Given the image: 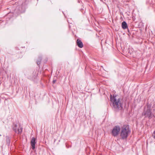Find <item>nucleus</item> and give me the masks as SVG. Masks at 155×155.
I'll list each match as a JSON object with an SVG mask.
<instances>
[{"mask_svg":"<svg viewBox=\"0 0 155 155\" xmlns=\"http://www.w3.org/2000/svg\"><path fill=\"white\" fill-rule=\"evenodd\" d=\"M110 99L112 103L111 106H112V108L114 110L117 111L123 108V102L122 98H119L117 99L116 96L114 94L112 96L110 94Z\"/></svg>","mask_w":155,"mask_h":155,"instance_id":"f257e3e1","label":"nucleus"},{"mask_svg":"<svg viewBox=\"0 0 155 155\" xmlns=\"http://www.w3.org/2000/svg\"><path fill=\"white\" fill-rule=\"evenodd\" d=\"M142 115L144 116V118L148 117L149 119L155 117L153 114L152 112V109L150 105H147V107H144Z\"/></svg>","mask_w":155,"mask_h":155,"instance_id":"f03ea898","label":"nucleus"},{"mask_svg":"<svg viewBox=\"0 0 155 155\" xmlns=\"http://www.w3.org/2000/svg\"><path fill=\"white\" fill-rule=\"evenodd\" d=\"M131 130L128 125H124L121 128L120 136L122 139H126L129 134H130Z\"/></svg>","mask_w":155,"mask_h":155,"instance_id":"7ed1b4c3","label":"nucleus"},{"mask_svg":"<svg viewBox=\"0 0 155 155\" xmlns=\"http://www.w3.org/2000/svg\"><path fill=\"white\" fill-rule=\"evenodd\" d=\"M12 127V130L16 134H21L22 132L23 128L20 124L17 123H13Z\"/></svg>","mask_w":155,"mask_h":155,"instance_id":"20e7f679","label":"nucleus"},{"mask_svg":"<svg viewBox=\"0 0 155 155\" xmlns=\"http://www.w3.org/2000/svg\"><path fill=\"white\" fill-rule=\"evenodd\" d=\"M25 10V6H24V4L20 6H18L16 7L14 11V13L17 14L18 15L21 13L24 12Z\"/></svg>","mask_w":155,"mask_h":155,"instance_id":"39448f33","label":"nucleus"},{"mask_svg":"<svg viewBox=\"0 0 155 155\" xmlns=\"http://www.w3.org/2000/svg\"><path fill=\"white\" fill-rule=\"evenodd\" d=\"M120 130V128L119 126H115L112 131V134L114 137H116L118 135Z\"/></svg>","mask_w":155,"mask_h":155,"instance_id":"423d86ee","label":"nucleus"},{"mask_svg":"<svg viewBox=\"0 0 155 155\" xmlns=\"http://www.w3.org/2000/svg\"><path fill=\"white\" fill-rule=\"evenodd\" d=\"M38 72L37 70H35L30 75L29 78L31 80L35 79L38 75Z\"/></svg>","mask_w":155,"mask_h":155,"instance_id":"0eeeda50","label":"nucleus"},{"mask_svg":"<svg viewBox=\"0 0 155 155\" xmlns=\"http://www.w3.org/2000/svg\"><path fill=\"white\" fill-rule=\"evenodd\" d=\"M36 139L35 137H33L31 141V148L33 150H34L35 149V145L36 143Z\"/></svg>","mask_w":155,"mask_h":155,"instance_id":"6e6552de","label":"nucleus"},{"mask_svg":"<svg viewBox=\"0 0 155 155\" xmlns=\"http://www.w3.org/2000/svg\"><path fill=\"white\" fill-rule=\"evenodd\" d=\"M77 45L80 48H82L83 46L82 42L79 39H78L77 40Z\"/></svg>","mask_w":155,"mask_h":155,"instance_id":"1a4fd4ad","label":"nucleus"},{"mask_svg":"<svg viewBox=\"0 0 155 155\" xmlns=\"http://www.w3.org/2000/svg\"><path fill=\"white\" fill-rule=\"evenodd\" d=\"M121 26L122 28L124 29H125L128 28V25L126 21H123L121 24Z\"/></svg>","mask_w":155,"mask_h":155,"instance_id":"9d476101","label":"nucleus"},{"mask_svg":"<svg viewBox=\"0 0 155 155\" xmlns=\"http://www.w3.org/2000/svg\"><path fill=\"white\" fill-rule=\"evenodd\" d=\"M11 137L7 136L6 137V144L8 146H9L10 144Z\"/></svg>","mask_w":155,"mask_h":155,"instance_id":"9b49d317","label":"nucleus"},{"mask_svg":"<svg viewBox=\"0 0 155 155\" xmlns=\"http://www.w3.org/2000/svg\"><path fill=\"white\" fill-rule=\"evenodd\" d=\"M41 60L42 58L41 57H39L37 61V64L38 66L40 65Z\"/></svg>","mask_w":155,"mask_h":155,"instance_id":"f8f14e48","label":"nucleus"},{"mask_svg":"<svg viewBox=\"0 0 155 155\" xmlns=\"http://www.w3.org/2000/svg\"><path fill=\"white\" fill-rule=\"evenodd\" d=\"M152 136L153 138L155 139V130L153 132Z\"/></svg>","mask_w":155,"mask_h":155,"instance_id":"ddd939ff","label":"nucleus"},{"mask_svg":"<svg viewBox=\"0 0 155 155\" xmlns=\"http://www.w3.org/2000/svg\"><path fill=\"white\" fill-rule=\"evenodd\" d=\"M66 147L67 148H68L70 147H71V146H69L67 144H66Z\"/></svg>","mask_w":155,"mask_h":155,"instance_id":"4468645a","label":"nucleus"},{"mask_svg":"<svg viewBox=\"0 0 155 155\" xmlns=\"http://www.w3.org/2000/svg\"><path fill=\"white\" fill-rule=\"evenodd\" d=\"M56 80H53V84L55 83V82H56Z\"/></svg>","mask_w":155,"mask_h":155,"instance_id":"2eb2a0df","label":"nucleus"},{"mask_svg":"<svg viewBox=\"0 0 155 155\" xmlns=\"http://www.w3.org/2000/svg\"><path fill=\"white\" fill-rule=\"evenodd\" d=\"M63 14H64V15L65 17H66V16H65V15H64V13L63 12Z\"/></svg>","mask_w":155,"mask_h":155,"instance_id":"dca6fc26","label":"nucleus"},{"mask_svg":"<svg viewBox=\"0 0 155 155\" xmlns=\"http://www.w3.org/2000/svg\"><path fill=\"white\" fill-rule=\"evenodd\" d=\"M67 21L68 22V23H69V21Z\"/></svg>","mask_w":155,"mask_h":155,"instance_id":"f3484780","label":"nucleus"},{"mask_svg":"<svg viewBox=\"0 0 155 155\" xmlns=\"http://www.w3.org/2000/svg\"><path fill=\"white\" fill-rule=\"evenodd\" d=\"M67 21L68 22V23H69V21Z\"/></svg>","mask_w":155,"mask_h":155,"instance_id":"a211bd4d","label":"nucleus"},{"mask_svg":"<svg viewBox=\"0 0 155 155\" xmlns=\"http://www.w3.org/2000/svg\"><path fill=\"white\" fill-rule=\"evenodd\" d=\"M67 21L68 22V23H69V21Z\"/></svg>","mask_w":155,"mask_h":155,"instance_id":"6ab92c4d","label":"nucleus"},{"mask_svg":"<svg viewBox=\"0 0 155 155\" xmlns=\"http://www.w3.org/2000/svg\"><path fill=\"white\" fill-rule=\"evenodd\" d=\"M67 21L68 22V23H69V21Z\"/></svg>","mask_w":155,"mask_h":155,"instance_id":"aec40b11","label":"nucleus"},{"mask_svg":"<svg viewBox=\"0 0 155 155\" xmlns=\"http://www.w3.org/2000/svg\"><path fill=\"white\" fill-rule=\"evenodd\" d=\"M69 28H70V25H69Z\"/></svg>","mask_w":155,"mask_h":155,"instance_id":"412c9836","label":"nucleus"}]
</instances>
